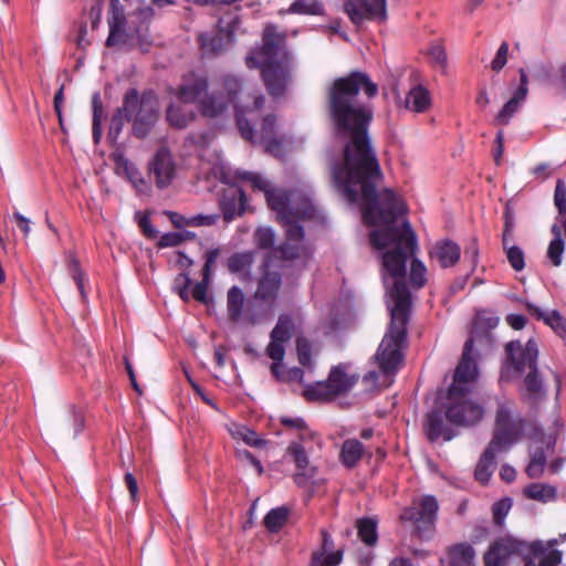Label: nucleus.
I'll return each mask as SVG.
<instances>
[{
    "mask_svg": "<svg viewBox=\"0 0 566 566\" xmlns=\"http://www.w3.org/2000/svg\"><path fill=\"white\" fill-rule=\"evenodd\" d=\"M293 328L292 318L286 314H282L279 316L277 323L270 334V338L285 344L291 339Z\"/></svg>",
    "mask_w": 566,
    "mask_h": 566,
    "instance_id": "obj_41",
    "label": "nucleus"
},
{
    "mask_svg": "<svg viewBox=\"0 0 566 566\" xmlns=\"http://www.w3.org/2000/svg\"><path fill=\"white\" fill-rule=\"evenodd\" d=\"M348 366L338 364L332 367L325 381H317L304 389V397L308 401H326L349 391L358 381V375H348Z\"/></svg>",
    "mask_w": 566,
    "mask_h": 566,
    "instance_id": "obj_6",
    "label": "nucleus"
},
{
    "mask_svg": "<svg viewBox=\"0 0 566 566\" xmlns=\"http://www.w3.org/2000/svg\"><path fill=\"white\" fill-rule=\"evenodd\" d=\"M280 422L285 428L295 429L297 431L296 440H314L316 438L315 432L308 429L304 419L301 417L290 418L281 417Z\"/></svg>",
    "mask_w": 566,
    "mask_h": 566,
    "instance_id": "obj_43",
    "label": "nucleus"
},
{
    "mask_svg": "<svg viewBox=\"0 0 566 566\" xmlns=\"http://www.w3.org/2000/svg\"><path fill=\"white\" fill-rule=\"evenodd\" d=\"M69 431L72 433V436L75 438L77 434H80L84 428V417L80 410L72 407L70 410V418H69Z\"/></svg>",
    "mask_w": 566,
    "mask_h": 566,
    "instance_id": "obj_57",
    "label": "nucleus"
},
{
    "mask_svg": "<svg viewBox=\"0 0 566 566\" xmlns=\"http://www.w3.org/2000/svg\"><path fill=\"white\" fill-rule=\"evenodd\" d=\"M438 510L437 499L433 495H423L413 499L411 504L402 510L400 518L410 522L420 538H429L434 531Z\"/></svg>",
    "mask_w": 566,
    "mask_h": 566,
    "instance_id": "obj_8",
    "label": "nucleus"
},
{
    "mask_svg": "<svg viewBox=\"0 0 566 566\" xmlns=\"http://www.w3.org/2000/svg\"><path fill=\"white\" fill-rule=\"evenodd\" d=\"M207 92L208 77L202 73L190 71L182 76L176 95L180 102L193 104L199 103Z\"/></svg>",
    "mask_w": 566,
    "mask_h": 566,
    "instance_id": "obj_15",
    "label": "nucleus"
},
{
    "mask_svg": "<svg viewBox=\"0 0 566 566\" xmlns=\"http://www.w3.org/2000/svg\"><path fill=\"white\" fill-rule=\"evenodd\" d=\"M546 324L552 327L560 338L566 340V321L557 311L549 313L546 318Z\"/></svg>",
    "mask_w": 566,
    "mask_h": 566,
    "instance_id": "obj_54",
    "label": "nucleus"
},
{
    "mask_svg": "<svg viewBox=\"0 0 566 566\" xmlns=\"http://www.w3.org/2000/svg\"><path fill=\"white\" fill-rule=\"evenodd\" d=\"M221 93L235 109V120L241 137L245 140H252L253 127L248 115L261 109L264 104V96L248 88L242 80L235 75H224L221 78Z\"/></svg>",
    "mask_w": 566,
    "mask_h": 566,
    "instance_id": "obj_4",
    "label": "nucleus"
},
{
    "mask_svg": "<svg viewBox=\"0 0 566 566\" xmlns=\"http://www.w3.org/2000/svg\"><path fill=\"white\" fill-rule=\"evenodd\" d=\"M247 302L244 293L240 287L232 286L228 290L227 310L231 322L238 323L241 321Z\"/></svg>",
    "mask_w": 566,
    "mask_h": 566,
    "instance_id": "obj_33",
    "label": "nucleus"
},
{
    "mask_svg": "<svg viewBox=\"0 0 566 566\" xmlns=\"http://www.w3.org/2000/svg\"><path fill=\"white\" fill-rule=\"evenodd\" d=\"M127 122V111L123 109V105L117 107L111 118L107 138L112 143H116L123 132L124 125Z\"/></svg>",
    "mask_w": 566,
    "mask_h": 566,
    "instance_id": "obj_46",
    "label": "nucleus"
},
{
    "mask_svg": "<svg viewBox=\"0 0 566 566\" xmlns=\"http://www.w3.org/2000/svg\"><path fill=\"white\" fill-rule=\"evenodd\" d=\"M266 355L274 360V363L282 364L285 355L284 343L270 340L266 347Z\"/></svg>",
    "mask_w": 566,
    "mask_h": 566,
    "instance_id": "obj_62",
    "label": "nucleus"
},
{
    "mask_svg": "<svg viewBox=\"0 0 566 566\" xmlns=\"http://www.w3.org/2000/svg\"><path fill=\"white\" fill-rule=\"evenodd\" d=\"M431 105L429 91L422 85H416L407 93L405 107L415 113H424Z\"/></svg>",
    "mask_w": 566,
    "mask_h": 566,
    "instance_id": "obj_31",
    "label": "nucleus"
},
{
    "mask_svg": "<svg viewBox=\"0 0 566 566\" xmlns=\"http://www.w3.org/2000/svg\"><path fill=\"white\" fill-rule=\"evenodd\" d=\"M556 438L553 436L543 437L535 444L530 447V462L525 468V473L530 479H538L543 475L547 455L554 453Z\"/></svg>",
    "mask_w": 566,
    "mask_h": 566,
    "instance_id": "obj_14",
    "label": "nucleus"
},
{
    "mask_svg": "<svg viewBox=\"0 0 566 566\" xmlns=\"http://www.w3.org/2000/svg\"><path fill=\"white\" fill-rule=\"evenodd\" d=\"M254 244L261 250L274 249L275 233L269 227L258 228L253 234Z\"/></svg>",
    "mask_w": 566,
    "mask_h": 566,
    "instance_id": "obj_49",
    "label": "nucleus"
},
{
    "mask_svg": "<svg viewBox=\"0 0 566 566\" xmlns=\"http://www.w3.org/2000/svg\"><path fill=\"white\" fill-rule=\"evenodd\" d=\"M67 271L76 283V286L81 293L83 300L86 298L84 279L85 275L81 269L80 261L73 253H69L66 256Z\"/></svg>",
    "mask_w": 566,
    "mask_h": 566,
    "instance_id": "obj_44",
    "label": "nucleus"
},
{
    "mask_svg": "<svg viewBox=\"0 0 566 566\" xmlns=\"http://www.w3.org/2000/svg\"><path fill=\"white\" fill-rule=\"evenodd\" d=\"M357 534L367 546H374L378 541L377 522L370 517H363L356 523Z\"/></svg>",
    "mask_w": 566,
    "mask_h": 566,
    "instance_id": "obj_37",
    "label": "nucleus"
},
{
    "mask_svg": "<svg viewBox=\"0 0 566 566\" xmlns=\"http://www.w3.org/2000/svg\"><path fill=\"white\" fill-rule=\"evenodd\" d=\"M126 24V17L122 9L115 8L113 6L112 17L108 19V27L111 29V40L113 42L114 34L117 29H124Z\"/></svg>",
    "mask_w": 566,
    "mask_h": 566,
    "instance_id": "obj_56",
    "label": "nucleus"
},
{
    "mask_svg": "<svg viewBox=\"0 0 566 566\" xmlns=\"http://www.w3.org/2000/svg\"><path fill=\"white\" fill-rule=\"evenodd\" d=\"M290 511L285 506L270 510L263 518L264 526L271 533H277L286 524Z\"/></svg>",
    "mask_w": 566,
    "mask_h": 566,
    "instance_id": "obj_38",
    "label": "nucleus"
},
{
    "mask_svg": "<svg viewBox=\"0 0 566 566\" xmlns=\"http://www.w3.org/2000/svg\"><path fill=\"white\" fill-rule=\"evenodd\" d=\"M266 316V311L255 301H248L241 321L249 325H256Z\"/></svg>",
    "mask_w": 566,
    "mask_h": 566,
    "instance_id": "obj_47",
    "label": "nucleus"
},
{
    "mask_svg": "<svg viewBox=\"0 0 566 566\" xmlns=\"http://www.w3.org/2000/svg\"><path fill=\"white\" fill-rule=\"evenodd\" d=\"M254 259L255 253L253 251L235 252L228 259V270L231 274H237L241 279H249Z\"/></svg>",
    "mask_w": 566,
    "mask_h": 566,
    "instance_id": "obj_30",
    "label": "nucleus"
},
{
    "mask_svg": "<svg viewBox=\"0 0 566 566\" xmlns=\"http://www.w3.org/2000/svg\"><path fill=\"white\" fill-rule=\"evenodd\" d=\"M293 203L291 205V219H312L315 216V207L311 199L298 190H293Z\"/></svg>",
    "mask_w": 566,
    "mask_h": 566,
    "instance_id": "obj_35",
    "label": "nucleus"
},
{
    "mask_svg": "<svg viewBox=\"0 0 566 566\" xmlns=\"http://www.w3.org/2000/svg\"><path fill=\"white\" fill-rule=\"evenodd\" d=\"M261 53L266 61H275L282 55L286 36L280 33L275 25L269 24L263 30Z\"/></svg>",
    "mask_w": 566,
    "mask_h": 566,
    "instance_id": "obj_24",
    "label": "nucleus"
},
{
    "mask_svg": "<svg viewBox=\"0 0 566 566\" xmlns=\"http://www.w3.org/2000/svg\"><path fill=\"white\" fill-rule=\"evenodd\" d=\"M512 506L510 499H502L495 502L492 506V514L494 524L501 526Z\"/></svg>",
    "mask_w": 566,
    "mask_h": 566,
    "instance_id": "obj_53",
    "label": "nucleus"
},
{
    "mask_svg": "<svg viewBox=\"0 0 566 566\" xmlns=\"http://www.w3.org/2000/svg\"><path fill=\"white\" fill-rule=\"evenodd\" d=\"M424 433L430 442H436L439 439L450 441L454 438L455 432L450 428L443 419L441 410H432L426 416L424 419Z\"/></svg>",
    "mask_w": 566,
    "mask_h": 566,
    "instance_id": "obj_20",
    "label": "nucleus"
},
{
    "mask_svg": "<svg viewBox=\"0 0 566 566\" xmlns=\"http://www.w3.org/2000/svg\"><path fill=\"white\" fill-rule=\"evenodd\" d=\"M198 44L203 57L211 59L223 53L231 42L219 31L217 33H200L198 35Z\"/></svg>",
    "mask_w": 566,
    "mask_h": 566,
    "instance_id": "obj_26",
    "label": "nucleus"
},
{
    "mask_svg": "<svg viewBox=\"0 0 566 566\" xmlns=\"http://www.w3.org/2000/svg\"><path fill=\"white\" fill-rule=\"evenodd\" d=\"M286 12L292 14L323 15L324 4L319 0H294Z\"/></svg>",
    "mask_w": 566,
    "mask_h": 566,
    "instance_id": "obj_39",
    "label": "nucleus"
},
{
    "mask_svg": "<svg viewBox=\"0 0 566 566\" xmlns=\"http://www.w3.org/2000/svg\"><path fill=\"white\" fill-rule=\"evenodd\" d=\"M272 375L282 382H302L304 370L300 367L285 369L282 364L273 363L271 365Z\"/></svg>",
    "mask_w": 566,
    "mask_h": 566,
    "instance_id": "obj_40",
    "label": "nucleus"
},
{
    "mask_svg": "<svg viewBox=\"0 0 566 566\" xmlns=\"http://www.w3.org/2000/svg\"><path fill=\"white\" fill-rule=\"evenodd\" d=\"M275 126H276V118L274 115L269 114L265 117H263L261 122V127L258 134L253 132V139L250 140L251 143H255L258 138L259 142L263 139H271V137L276 136L275 134Z\"/></svg>",
    "mask_w": 566,
    "mask_h": 566,
    "instance_id": "obj_50",
    "label": "nucleus"
},
{
    "mask_svg": "<svg viewBox=\"0 0 566 566\" xmlns=\"http://www.w3.org/2000/svg\"><path fill=\"white\" fill-rule=\"evenodd\" d=\"M504 249L506 250V258L511 266L515 271H522L525 266L523 250L517 245L507 247V244Z\"/></svg>",
    "mask_w": 566,
    "mask_h": 566,
    "instance_id": "obj_52",
    "label": "nucleus"
},
{
    "mask_svg": "<svg viewBox=\"0 0 566 566\" xmlns=\"http://www.w3.org/2000/svg\"><path fill=\"white\" fill-rule=\"evenodd\" d=\"M303 248L298 244L285 242L277 248L272 249L266 254L273 258H277L284 261H292L302 256Z\"/></svg>",
    "mask_w": 566,
    "mask_h": 566,
    "instance_id": "obj_45",
    "label": "nucleus"
},
{
    "mask_svg": "<svg viewBox=\"0 0 566 566\" xmlns=\"http://www.w3.org/2000/svg\"><path fill=\"white\" fill-rule=\"evenodd\" d=\"M296 352L298 363L304 367H312V345L308 339L298 337L296 339Z\"/></svg>",
    "mask_w": 566,
    "mask_h": 566,
    "instance_id": "obj_51",
    "label": "nucleus"
},
{
    "mask_svg": "<svg viewBox=\"0 0 566 566\" xmlns=\"http://www.w3.org/2000/svg\"><path fill=\"white\" fill-rule=\"evenodd\" d=\"M473 347L474 340L470 337L464 343L461 359L454 370L453 382L448 389L449 403L444 415L454 426H474L484 415L479 403L467 398L479 374L478 364L472 357Z\"/></svg>",
    "mask_w": 566,
    "mask_h": 566,
    "instance_id": "obj_2",
    "label": "nucleus"
},
{
    "mask_svg": "<svg viewBox=\"0 0 566 566\" xmlns=\"http://www.w3.org/2000/svg\"><path fill=\"white\" fill-rule=\"evenodd\" d=\"M311 440H293L286 448L285 455L289 457L297 472L293 479L297 485H304L307 480L312 479L316 474V468L310 462L308 454L305 444Z\"/></svg>",
    "mask_w": 566,
    "mask_h": 566,
    "instance_id": "obj_13",
    "label": "nucleus"
},
{
    "mask_svg": "<svg viewBox=\"0 0 566 566\" xmlns=\"http://www.w3.org/2000/svg\"><path fill=\"white\" fill-rule=\"evenodd\" d=\"M507 55H509V44H507V42H502L494 59L491 62L492 70L496 71V72L501 71L507 62Z\"/></svg>",
    "mask_w": 566,
    "mask_h": 566,
    "instance_id": "obj_61",
    "label": "nucleus"
},
{
    "mask_svg": "<svg viewBox=\"0 0 566 566\" xmlns=\"http://www.w3.org/2000/svg\"><path fill=\"white\" fill-rule=\"evenodd\" d=\"M247 196L242 188L230 187L222 193L220 209L223 219L229 222L240 217L245 211Z\"/></svg>",
    "mask_w": 566,
    "mask_h": 566,
    "instance_id": "obj_19",
    "label": "nucleus"
},
{
    "mask_svg": "<svg viewBox=\"0 0 566 566\" xmlns=\"http://www.w3.org/2000/svg\"><path fill=\"white\" fill-rule=\"evenodd\" d=\"M475 549L467 542L457 543L447 548L448 566H475Z\"/></svg>",
    "mask_w": 566,
    "mask_h": 566,
    "instance_id": "obj_27",
    "label": "nucleus"
},
{
    "mask_svg": "<svg viewBox=\"0 0 566 566\" xmlns=\"http://www.w3.org/2000/svg\"><path fill=\"white\" fill-rule=\"evenodd\" d=\"M367 457L371 458V452L365 448L358 439H346L339 451V462L348 470L355 469L359 462Z\"/></svg>",
    "mask_w": 566,
    "mask_h": 566,
    "instance_id": "obj_22",
    "label": "nucleus"
},
{
    "mask_svg": "<svg viewBox=\"0 0 566 566\" xmlns=\"http://www.w3.org/2000/svg\"><path fill=\"white\" fill-rule=\"evenodd\" d=\"M198 104L200 114L208 118L222 115L230 105L224 94L217 91L210 94L207 92Z\"/></svg>",
    "mask_w": 566,
    "mask_h": 566,
    "instance_id": "obj_28",
    "label": "nucleus"
},
{
    "mask_svg": "<svg viewBox=\"0 0 566 566\" xmlns=\"http://www.w3.org/2000/svg\"><path fill=\"white\" fill-rule=\"evenodd\" d=\"M239 7L234 10L226 11L217 22V30L226 36L228 42L234 41V34L241 24L240 15L238 14Z\"/></svg>",
    "mask_w": 566,
    "mask_h": 566,
    "instance_id": "obj_34",
    "label": "nucleus"
},
{
    "mask_svg": "<svg viewBox=\"0 0 566 566\" xmlns=\"http://www.w3.org/2000/svg\"><path fill=\"white\" fill-rule=\"evenodd\" d=\"M507 360L502 377H509L511 369L516 376H521L526 369L524 377L523 401L533 410L537 411L539 403L546 398V390L537 369L538 346L535 339L530 338L525 345L520 340H511L505 346Z\"/></svg>",
    "mask_w": 566,
    "mask_h": 566,
    "instance_id": "obj_3",
    "label": "nucleus"
},
{
    "mask_svg": "<svg viewBox=\"0 0 566 566\" xmlns=\"http://www.w3.org/2000/svg\"><path fill=\"white\" fill-rule=\"evenodd\" d=\"M298 219H291L290 221H281L286 226V238L289 241L300 242L304 238V230L297 223Z\"/></svg>",
    "mask_w": 566,
    "mask_h": 566,
    "instance_id": "obj_58",
    "label": "nucleus"
},
{
    "mask_svg": "<svg viewBox=\"0 0 566 566\" xmlns=\"http://www.w3.org/2000/svg\"><path fill=\"white\" fill-rule=\"evenodd\" d=\"M184 242V235L179 232H169L165 233L160 237L158 247L159 248H168V247H178Z\"/></svg>",
    "mask_w": 566,
    "mask_h": 566,
    "instance_id": "obj_64",
    "label": "nucleus"
},
{
    "mask_svg": "<svg viewBox=\"0 0 566 566\" xmlns=\"http://www.w3.org/2000/svg\"><path fill=\"white\" fill-rule=\"evenodd\" d=\"M149 178L159 189L169 186L175 178L176 166L170 151L160 147L148 164Z\"/></svg>",
    "mask_w": 566,
    "mask_h": 566,
    "instance_id": "obj_12",
    "label": "nucleus"
},
{
    "mask_svg": "<svg viewBox=\"0 0 566 566\" xmlns=\"http://www.w3.org/2000/svg\"><path fill=\"white\" fill-rule=\"evenodd\" d=\"M123 109L127 111V122L132 123V134L146 138L160 117V104L154 91L142 94L136 88H129L123 97Z\"/></svg>",
    "mask_w": 566,
    "mask_h": 566,
    "instance_id": "obj_5",
    "label": "nucleus"
},
{
    "mask_svg": "<svg viewBox=\"0 0 566 566\" xmlns=\"http://www.w3.org/2000/svg\"><path fill=\"white\" fill-rule=\"evenodd\" d=\"M93 123L92 136L95 144H98L102 137V119H103V103L98 92L92 96Z\"/></svg>",
    "mask_w": 566,
    "mask_h": 566,
    "instance_id": "obj_42",
    "label": "nucleus"
},
{
    "mask_svg": "<svg viewBox=\"0 0 566 566\" xmlns=\"http://www.w3.org/2000/svg\"><path fill=\"white\" fill-rule=\"evenodd\" d=\"M363 91L368 98L378 94V85L363 71H352L336 77L326 88L325 113L336 138L344 142L342 158L329 164L332 181L336 190L350 203L361 200L364 222L380 226L370 232L373 248L382 250V266L395 280L389 296L392 301L390 324L376 353L382 374L394 375L402 364V347L407 343V325L411 313V293L406 284L407 261L410 263L409 280L413 289L427 283V269L415 258L418 240L410 223L396 221L405 212L403 203L391 189L377 192L382 171L369 136L374 118L370 105L359 101Z\"/></svg>",
    "mask_w": 566,
    "mask_h": 566,
    "instance_id": "obj_1",
    "label": "nucleus"
},
{
    "mask_svg": "<svg viewBox=\"0 0 566 566\" xmlns=\"http://www.w3.org/2000/svg\"><path fill=\"white\" fill-rule=\"evenodd\" d=\"M520 85L494 118L495 124L506 126L518 112L528 93V77L524 69L518 70Z\"/></svg>",
    "mask_w": 566,
    "mask_h": 566,
    "instance_id": "obj_16",
    "label": "nucleus"
},
{
    "mask_svg": "<svg viewBox=\"0 0 566 566\" xmlns=\"http://www.w3.org/2000/svg\"><path fill=\"white\" fill-rule=\"evenodd\" d=\"M523 495L532 501L548 503L556 501L557 489L547 483L534 482L523 489Z\"/></svg>",
    "mask_w": 566,
    "mask_h": 566,
    "instance_id": "obj_32",
    "label": "nucleus"
},
{
    "mask_svg": "<svg viewBox=\"0 0 566 566\" xmlns=\"http://www.w3.org/2000/svg\"><path fill=\"white\" fill-rule=\"evenodd\" d=\"M166 118L170 126L184 129L196 118V114L193 111L186 109L182 106L170 105L167 108Z\"/></svg>",
    "mask_w": 566,
    "mask_h": 566,
    "instance_id": "obj_36",
    "label": "nucleus"
},
{
    "mask_svg": "<svg viewBox=\"0 0 566 566\" xmlns=\"http://www.w3.org/2000/svg\"><path fill=\"white\" fill-rule=\"evenodd\" d=\"M431 260H437L441 268L447 269L454 266L461 256V249L458 243L446 239L434 243L429 251Z\"/></svg>",
    "mask_w": 566,
    "mask_h": 566,
    "instance_id": "obj_21",
    "label": "nucleus"
},
{
    "mask_svg": "<svg viewBox=\"0 0 566 566\" xmlns=\"http://www.w3.org/2000/svg\"><path fill=\"white\" fill-rule=\"evenodd\" d=\"M294 197H296L294 195ZM269 208L276 212L280 221L291 220V205L293 203V190L271 188L265 195Z\"/></svg>",
    "mask_w": 566,
    "mask_h": 566,
    "instance_id": "obj_23",
    "label": "nucleus"
},
{
    "mask_svg": "<svg viewBox=\"0 0 566 566\" xmlns=\"http://www.w3.org/2000/svg\"><path fill=\"white\" fill-rule=\"evenodd\" d=\"M219 254L220 250L218 248L211 249L206 252L205 264L202 268V280L198 282L192 289V297L199 303L207 304L209 302L207 296L208 285L210 281L212 266L214 265Z\"/></svg>",
    "mask_w": 566,
    "mask_h": 566,
    "instance_id": "obj_25",
    "label": "nucleus"
},
{
    "mask_svg": "<svg viewBox=\"0 0 566 566\" xmlns=\"http://www.w3.org/2000/svg\"><path fill=\"white\" fill-rule=\"evenodd\" d=\"M264 144V150L275 157L283 155V137L273 136L271 139H263L260 142Z\"/></svg>",
    "mask_w": 566,
    "mask_h": 566,
    "instance_id": "obj_60",
    "label": "nucleus"
},
{
    "mask_svg": "<svg viewBox=\"0 0 566 566\" xmlns=\"http://www.w3.org/2000/svg\"><path fill=\"white\" fill-rule=\"evenodd\" d=\"M261 73L264 85L271 96L280 97L285 93L289 74L281 63L265 61Z\"/></svg>",
    "mask_w": 566,
    "mask_h": 566,
    "instance_id": "obj_17",
    "label": "nucleus"
},
{
    "mask_svg": "<svg viewBox=\"0 0 566 566\" xmlns=\"http://www.w3.org/2000/svg\"><path fill=\"white\" fill-rule=\"evenodd\" d=\"M565 251V242L563 238L552 239L546 252V258L551 265L558 268L563 263V254Z\"/></svg>",
    "mask_w": 566,
    "mask_h": 566,
    "instance_id": "obj_48",
    "label": "nucleus"
},
{
    "mask_svg": "<svg viewBox=\"0 0 566 566\" xmlns=\"http://www.w3.org/2000/svg\"><path fill=\"white\" fill-rule=\"evenodd\" d=\"M526 551V544L512 537L495 541L485 552L484 566H506L512 556H520Z\"/></svg>",
    "mask_w": 566,
    "mask_h": 566,
    "instance_id": "obj_11",
    "label": "nucleus"
},
{
    "mask_svg": "<svg viewBox=\"0 0 566 566\" xmlns=\"http://www.w3.org/2000/svg\"><path fill=\"white\" fill-rule=\"evenodd\" d=\"M135 219L137 220L138 227L140 228L143 234L147 239H156L158 237V231L153 227L149 214L147 212H136Z\"/></svg>",
    "mask_w": 566,
    "mask_h": 566,
    "instance_id": "obj_55",
    "label": "nucleus"
},
{
    "mask_svg": "<svg viewBox=\"0 0 566 566\" xmlns=\"http://www.w3.org/2000/svg\"><path fill=\"white\" fill-rule=\"evenodd\" d=\"M219 219V214H197L187 220V226L209 227L213 226Z\"/></svg>",
    "mask_w": 566,
    "mask_h": 566,
    "instance_id": "obj_63",
    "label": "nucleus"
},
{
    "mask_svg": "<svg viewBox=\"0 0 566 566\" xmlns=\"http://www.w3.org/2000/svg\"><path fill=\"white\" fill-rule=\"evenodd\" d=\"M271 255L265 254L260 266L261 276L258 282L253 298L272 305L277 298L282 285V274L279 271L270 270Z\"/></svg>",
    "mask_w": 566,
    "mask_h": 566,
    "instance_id": "obj_10",
    "label": "nucleus"
},
{
    "mask_svg": "<svg viewBox=\"0 0 566 566\" xmlns=\"http://www.w3.org/2000/svg\"><path fill=\"white\" fill-rule=\"evenodd\" d=\"M525 428V419L515 415L510 403L497 407L495 426L490 444L500 451L507 452L522 437Z\"/></svg>",
    "mask_w": 566,
    "mask_h": 566,
    "instance_id": "obj_7",
    "label": "nucleus"
},
{
    "mask_svg": "<svg viewBox=\"0 0 566 566\" xmlns=\"http://www.w3.org/2000/svg\"><path fill=\"white\" fill-rule=\"evenodd\" d=\"M242 179L249 181L253 189L263 191L264 195H266L268 191L271 190V186H270L269 181L260 175H256L253 172H244L242 175Z\"/></svg>",
    "mask_w": 566,
    "mask_h": 566,
    "instance_id": "obj_59",
    "label": "nucleus"
},
{
    "mask_svg": "<svg viewBox=\"0 0 566 566\" xmlns=\"http://www.w3.org/2000/svg\"><path fill=\"white\" fill-rule=\"evenodd\" d=\"M345 11L355 24H360L367 20L382 22L387 18L386 0L347 1Z\"/></svg>",
    "mask_w": 566,
    "mask_h": 566,
    "instance_id": "obj_9",
    "label": "nucleus"
},
{
    "mask_svg": "<svg viewBox=\"0 0 566 566\" xmlns=\"http://www.w3.org/2000/svg\"><path fill=\"white\" fill-rule=\"evenodd\" d=\"M504 453L492 444H488L482 453L474 471L475 479L482 484H486L495 469V458L497 454Z\"/></svg>",
    "mask_w": 566,
    "mask_h": 566,
    "instance_id": "obj_29",
    "label": "nucleus"
},
{
    "mask_svg": "<svg viewBox=\"0 0 566 566\" xmlns=\"http://www.w3.org/2000/svg\"><path fill=\"white\" fill-rule=\"evenodd\" d=\"M321 547L312 553L308 566H338L343 560V549L333 551L334 541L326 530L321 531Z\"/></svg>",
    "mask_w": 566,
    "mask_h": 566,
    "instance_id": "obj_18",
    "label": "nucleus"
}]
</instances>
